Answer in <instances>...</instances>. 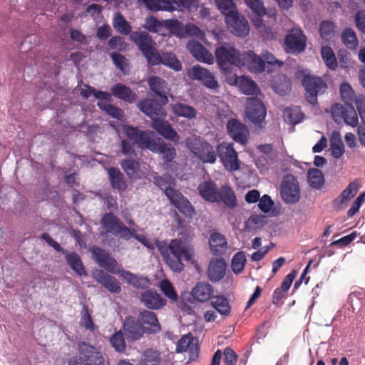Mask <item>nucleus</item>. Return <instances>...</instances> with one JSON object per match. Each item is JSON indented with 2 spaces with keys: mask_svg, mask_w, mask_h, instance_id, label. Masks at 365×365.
Returning a JSON list of instances; mask_svg holds the SVG:
<instances>
[{
  "mask_svg": "<svg viewBox=\"0 0 365 365\" xmlns=\"http://www.w3.org/2000/svg\"><path fill=\"white\" fill-rule=\"evenodd\" d=\"M215 2L219 10L225 15V19L237 11L232 0H215Z\"/></svg>",
  "mask_w": 365,
  "mask_h": 365,
  "instance_id": "6e6d98bb",
  "label": "nucleus"
},
{
  "mask_svg": "<svg viewBox=\"0 0 365 365\" xmlns=\"http://www.w3.org/2000/svg\"><path fill=\"white\" fill-rule=\"evenodd\" d=\"M159 287L162 292L165 294V297L169 298L170 300L175 302L178 299V294L176 291L175 290L173 284L170 283V282L167 279H164L160 282Z\"/></svg>",
  "mask_w": 365,
  "mask_h": 365,
  "instance_id": "4d7b16f0",
  "label": "nucleus"
},
{
  "mask_svg": "<svg viewBox=\"0 0 365 365\" xmlns=\"http://www.w3.org/2000/svg\"><path fill=\"white\" fill-rule=\"evenodd\" d=\"M187 76L192 80L201 81L207 88L215 89L218 87L214 75L207 68L196 65L187 70Z\"/></svg>",
  "mask_w": 365,
  "mask_h": 365,
  "instance_id": "dca6fc26",
  "label": "nucleus"
},
{
  "mask_svg": "<svg viewBox=\"0 0 365 365\" xmlns=\"http://www.w3.org/2000/svg\"><path fill=\"white\" fill-rule=\"evenodd\" d=\"M171 108L176 116L184 117L188 119L195 118L197 114L196 110L193 107L180 102L172 104Z\"/></svg>",
  "mask_w": 365,
  "mask_h": 365,
  "instance_id": "ea45409f",
  "label": "nucleus"
},
{
  "mask_svg": "<svg viewBox=\"0 0 365 365\" xmlns=\"http://www.w3.org/2000/svg\"><path fill=\"white\" fill-rule=\"evenodd\" d=\"M210 250L214 255H220L227 249V240L225 236L219 232H213L209 240Z\"/></svg>",
  "mask_w": 365,
  "mask_h": 365,
  "instance_id": "c9c22d12",
  "label": "nucleus"
},
{
  "mask_svg": "<svg viewBox=\"0 0 365 365\" xmlns=\"http://www.w3.org/2000/svg\"><path fill=\"white\" fill-rule=\"evenodd\" d=\"M90 252L92 253L93 259L100 267L110 272H115L118 262L108 252L98 246L91 247Z\"/></svg>",
  "mask_w": 365,
  "mask_h": 365,
  "instance_id": "6ab92c4d",
  "label": "nucleus"
},
{
  "mask_svg": "<svg viewBox=\"0 0 365 365\" xmlns=\"http://www.w3.org/2000/svg\"><path fill=\"white\" fill-rule=\"evenodd\" d=\"M91 95H93L96 99L101 101H110L111 98L110 93L97 91L89 85H85L84 88L81 91V96L84 98H88Z\"/></svg>",
  "mask_w": 365,
  "mask_h": 365,
  "instance_id": "a18cd8bd",
  "label": "nucleus"
},
{
  "mask_svg": "<svg viewBox=\"0 0 365 365\" xmlns=\"http://www.w3.org/2000/svg\"><path fill=\"white\" fill-rule=\"evenodd\" d=\"M101 224L104 230L101 233L102 236L111 233L125 240H129L132 237L142 242H143V240H145L144 236L136 234L135 230H130L126 227L113 213L108 212L105 214L101 218Z\"/></svg>",
  "mask_w": 365,
  "mask_h": 365,
  "instance_id": "7ed1b4c3",
  "label": "nucleus"
},
{
  "mask_svg": "<svg viewBox=\"0 0 365 365\" xmlns=\"http://www.w3.org/2000/svg\"><path fill=\"white\" fill-rule=\"evenodd\" d=\"M165 118L153 119V121H151L150 127L165 139L177 142L179 139L178 133Z\"/></svg>",
  "mask_w": 365,
  "mask_h": 365,
  "instance_id": "5701e85b",
  "label": "nucleus"
},
{
  "mask_svg": "<svg viewBox=\"0 0 365 365\" xmlns=\"http://www.w3.org/2000/svg\"><path fill=\"white\" fill-rule=\"evenodd\" d=\"M175 0H138V3L145 4L146 8L152 11L175 10Z\"/></svg>",
  "mask_w": 365,
  "mask_h": 365,
  "instance_id": "473e14b6",
  "label": "nucleus"
},
{
  "mask_svg": "<svg viewBox=\"0 0 365 365\" xmlns=\"http://www.w3.org/2000/svg\"><path fill=\"white\" fill-rule=\"evenodd\" d=\"M307 180L312 188L321 189L324 184L323 173L317 168H310L307 171Z\"/></svg>",
  "mask_w": 365,
  "mask_h": 365,
  "instance_id": "a19ab883",
  "label": "nucleus"
},
{
  "mask_svg": "<svg viewBox=\"0 0 365 365\" xmlns=\"http://www.w3.org/2000/svg\"><path fill=\"white\" fill-rule=\"evenodd\" d=\"M140 301L144 306L151 310H158L166 304V300L153 289L143 292L140 296Z\"/></svg>",
  "mask_w": 365,
  "mask_h": 365,
  "instance_id": "4be33fe9",
  "label": "nucleus"
},
{
  "mask_svg": "<svg viewBox=\"0 0 365 365\" xmlns=\"http://www.w3.org/2000/svg\"><path fill=\"white\" fill-rule=\"evenodd\" d=\"M123 131L132 144L137 145L140 148L155 150V140L153 138V133L150 130H141L138 127L124 125Z\"/></svg>",
  "mask_w": 365,
  "mask_h": 365,
  "instance_id": "9d476101",
  "label": "nucleus"
},
{
  "mask_svg": "<svg viewBox=\"0 0 365 365\" xmlns=\"http://www.w3.org/2000/svg\"><path fill=\"white\" fill-rule=\"evenodd\" d=\"M93 275L98 282L102 284L110 292L118 294L121 291L120 284L118 280L103 270H96L93 273Z\"/></svg>",
  "mask_w": 365,
  "mask_h": 365,
  "instance_id": "393cba45",
  "label": "nucleus"
},
{
  "mask_svg": "<svg viewBox=\"0 0 365 365\" xmlns=\"http://www.w3.org/2000/svg\"><path fill=\"white\" fill-rule=\"evenodd\" d=\"M81 314V320H80L81 326L88 330L93 331L94 328H95V325L93 322L91 315L89 313V309L86 305L83 304Z\"/></svg>",
  "mask_w": 365,
  "mask_h": 365,
  "instance_id": "680f3d73",
  "label": "nucleus"
},
{
  "mask_svg": "<svg viewBox=\"0 0 365 365\" xmlns=\"http://www.w3.org/2000/svg\"><path fill=\"white\" fill-rule=\"evenodd\" d=\"M186 147L204 163H215L217 154L213 146L200 136L192 135L185 139Z\"/></svg>",
  "mask_w": 365,
  "mask_h": 365,
  "instance_id": "39448f33",
  "label": "nucleus"
},
{
  "mask_svg": "<svg viewBox=\"0 0 365 365\" xmlns=\"http://www.w3.org/2000/svg\"><path fill=\"white\" fill-rule=\"evenodd\" d=\"M226 264L223 259H216L210 261L207 269V276L212 282H218L225 274Z\"/></svg>",
  "mask_w": 365,
  "mask_h": 365,
  "instance_id": "7c9ffc66",
  "label": "nucleus"
},
{
  "mask_svg": "<svg viewBox=\"0 0 365 365\" xmlns=\"http://www.w3.org/2000/svg\"><path fill=\"white\" fill-rule=\"evenodd\" d=\"M240 88L242 92L246 95H255L259 91L257 83L253 80L246 78L240 81Z\"/></svg>",
  "mask_w": 365,
  "mask_h": 365,
  "instance_id": "bf43d9fd",
  "label": "nucleus"
},
{
  "mask_svg": "<svg viewBox=\"0 0 365 365\" xmlns=\"http://www.w3.org/2000/svg\"><path fill=\"white\" fill-rule=\"evenodd\" d=\"M138 319L145 334H155L160 331L161 325L155 312L149 310L139 312Z\"/></svg>",
  "mask_w": 365,
  "mask_h": 365,
  "instance_id": "412c9836",
  "label": "nucleus"
},
{
  "mask_svg": "<svg viewBox=\"0 0 365 365\" xmlns=\"http://www.w3.org/2000/svg\"><path fill=\"white\" fill-rule=\"evenodd\" d=\"M335 25L329 21H323L319 25L321 38L325 41H329L334 34Z\"/></svg>",
  "mask_w": 365,
  "mask_h": 365,
  "instance_id": "864d4df0",
  "label": "nucleus"
},
{
  "mask_svg": "<svg viewBox=\"0 0 365 365\" xmlns=\"http://www.w3.org/2000/svg\"><path fill=\"white\" fill-rule=\"evenodd\" d=\"M150 88L158 97V100L163 105L168 102L167 93V83L165 81L158 76H152L148 79Z\"/></svg>",
  "mask_w": 365,
  "mask_h": 365,
  "instance_id": "c85d7f7f",
  "label": "nucleus"
},
{
  "mask_svg": "<svg viewBox=\"0 0 365 365\" xmlns=\"http://www.w3.org/2000/svg\"><path fill=\"white\" fill-rule=\"evenodd\" d=\"M130 38L136 44L149 64L151 61H154L155 58L154 57L157 54L158 50L155 48V42L148 33L133 31L130 35Z\"/></svg>",
  "mask_w": 365,
  "mask_h": 365,
  "instance_id": "1a4fd4ad",
  "label": "nucleus"
},
{
  "mask_svg": "<svg viewBox=\"0 0 365 365\" xmlns=\"http://www.w3.org/2000/svg\"><path fill=\"white\" fill-rule=\"evenodd\" d=\"M341 101L346 106L353 104L355 98V93L350 84L347 82H342L339 88Z\"/></svg>",
  "mask_w": 365,
  "mask_h": 365,
  "instance_id": "09e8293b",
  "label": "nucleus"
},
{
  "mask_svg": "<svg viewBox=\"0 0 365 365\" xmlns=\"http://www.w3.org/2000/svg\"><path fill=\"white\" fill-rule=\"evenodd\" d=\"M107 171L112 188L119 192L125 190L127 182L123 173L118 168L114 167L109 168Z\"/></svg>",
  "mask_w": 365,
  "mask_h": 365,
  "instance_id": "2f4dec72",
  "label": "nucleus"
},
{
  "mask_svg": "<svg viewBox=\"0 0 365 365\" xmlns=\"http://www.w3.org/2000/svg\"><path fill=\"white\" fill-rule=\"evenodd\" d=\"M185 33L190 37H194L203 41L205 34L202 30L193 24H187L185 26Z\"/></svg>",
  "mask_w": 365,
  "mask_h": 365,
  "instance_id": "0e129e2a",
  "label": "nucleus"
},
{
  "mask_svg": "<svg viewBox=\"0 0 365 365\" xmlns=\"http://www.w3.org/2000/svg\"><path fill=\"white\" fill-rule=\"evenodd\" d=\"M190 52L197 59L208 64L213 63V56L200 43L196 41H190L187 44Z\"/></svg>",
  "mask_w": 365,
  "mask_h": 365,
  "instance_id": "bb28decb",
  "label": "nucleus"
},
{
  "mask_svg": "<svg viewBox=\"0 0 365 365\" xmlns=\"http://www.w3.org/2000/svg\"><path fill=\"white\" fill-rule=\"evenodd\" d=\"M302 84L306 92V100L313 106L317 104V97L324 94L328 88L326 81L322 77L309 74L303 76Z\"/></svg>",
  "mask_w": 365,
  "mask_h": 365,
  "instance_id": "0eeeda50",
  "label": "nucleus"
},
{
  "mask_svg": "<svg viewBox=\"0 0 365 365\" xmlns=\"http://www.w3.org/2000/svg\"><path fill=\"white\" fill-rule=\"evenodd\" d=\"M110 343L111 346L115 351L123 353L125 351V341L124 334L122 331H118L114 333L110 338Z\"/></svg>",
  "mask_w": 365,
  "mask_h": 365,
  "instance_id": "3c124183",
  "label": "nucleus"
},
{
  "mask_svg": "<svg viewBox=\"0 0 365 365\" xmlns=\"http://www.w3.org/2000/svg\"><path fill=\"white\" fill-rule=\"evenodd\" d=\"M197 190L200 195L207 202H223L229 208H234L237 206L235 192L228 185H222L218 188L214 181L205 180L198 185Z\"/></svg>",
  "mask_w": 365,
  "mask_h": 365,
  "instance_id": "f03ea898",
  "label": "nucleus"
},
{
  "mask_svg": "<svg viewBox=\"0 0 365 365\" xmlns=\"http://www.w3.org/2000/svg\"><path fill=\"white\" fill-rule=\"evenodd\" d=\"M113 26L119 33L123 35H128L131 32V26L129 23L125 19L123 16L117 12L113 19Z\"/></svg>",
  "mask_w": 365,
  "mask_h": 365,
  "instance_id": "de8ad7c7",
  "label": "nucleus"
},
{
  "mask_svg": "<svg viewBox=\"0 0 365 365\" xmlns=\"http://www.w3.org/2000/svg\"><path fill=\"white\" fill-rule=\"evenodd\" d=\"M224 363L225 365H235L238 356L230 347H226L223 351Z\"/></svg>",
  "mask_w": 365,
  "mask_h": 365,
  "instance_id": "774afa93",
  "label": "nucleus"
},
{
  "mask_svg": "<svg viewBox=\"0 0 365 365\" xmlns=\"http://www.w3.org/2000/svg\"><path fill=\"white\" fill-rule=\"evenodd\" d=\"M321 56L326 66L331 70L335 71L338 67V62L336 56L330 46H324L322 47Z\"/></svg>",
  "mask_w": 365,
  "mask_h": 365,
  "instance_id": "79ce46f5",
  "label": "nucleus"
},
{
  "mask_svg": "<svg viewBox=\"0 0 365 365\" xmlns=\"http://www.w3.org/2000/svg\"><path fill=\"white\" fill-rule=\"evenodd\" d=\"M241 59L243 62V66H247L250 70L254 72L259 73L265 70L264 60L252 51L243 52Z\"/></svg>",
  "mask_w": 365,
  "mask_h": 365,
  "instance_id": "cd10ccee",
  "label": "nucleus"
},
{
  "mask_svg": "<svg viewBox=\"0 0 365 365\" xmlns=\"http://www.w3.org/2000/svg\"><path fill=\"white\" fill-rule=\"evenodd\" d=\"M78 355L69 361V365H104V358L101 351L86 342L78 344Z\"/></svg>",
  "mask_w": 365,
  "mask_h": 365,
  "instance_id": "423d86ee",
  "label": "nucleus"
},
{
  "mask_svg": "<svg viewBox=\"0 0 365 365\" xmlns=\"http://www.w3.org/2000/svg\"><path fill=\"white\" fill-rule=\"evenodd\" d=\"M111 93L115 97L127 102L133 103L137 101L138 96L130 88L120 83L114 84L110 88Z\"/></svg>",
  "mask_w": 365,
  "mask_h": 365,
  "instance_id": "c756f323",
  "label": "nucleus"
},
{
  "mask_svg": "<svg viewBox=\"0 0 365 365\" xmlns=\"http://www.w3.org/2000/svg\"><path fill=\"white\" fill-rule=\"evenodd\" d=\"M217 155L225 170L235 172L240 168V160L232 143H220L216 148Z\"/></svg>",
  "mask_w": 365,
  "mask_h": 365,
  "instance_id": "9b49d317",
  "label": "nucleus"
},
{
  "mask_svg": "<svg viewBox=\"0 0 365 365\" xmlns=\"http://www.w3.org/2000/svg\"><path fill=\"white\" fill-rule=\"evenodd\" d=\"M120 165L129 178L134 176L139 168V163L133 159L123 160Z\"/></svg>",
  "mask_w": 365,
  "mask_h": 365,
  "instance_id": "e2e57ef3",
  "label": "nucleus"
},
{
  "mask_svg": "<svg viewBox=\"0 0 365 365\" xmlns=\"http://www.w3.org/2000/svg\"><path fill=\"white\" fill-rule=\"evenodd\" d=\"M281 197L288 204H295L300 199V191L297 180L293 177H287L282 182Z\"/></svg>",
  "mask_w": 365,
  "mask_h": 365,
  "instance_id": "4468645a",
  "label": "nucleus"
},
{
  "mask_svg": "<svg viewBox=\"0 0 365 365\" xmlns=\"http://www.w3.org/2000/svg\"><path fill=\"white\" fill-rule=\"evenodd\" d=\"M123 329L128 341H138L145 334V329L140 324L139 319H136L133 316L125 317L123 323Z\"/></svg>",
  "mask_w": 365,
  "mask_h": 365,
  "instance_id": "f3484780",
  "label": "nucleus"
},
{
  "mask_svg": "<svg viewBox=\"0 0 365 365\" xmlns=\"http://www.w3.org/2000/svg\"><path fill=\"white\" fill-rule=\"evenodd\" d=\"M165 195L178 210L186 217H192L195 209L189 200L180 192L174 188L165 189Z\"/></svg>",
  "mask_w": 365,
  "mask_h": 365,
  "instance_id": "f8f14e48",
  "label": "nucleus"
},
{
  "mask_svg": "<svg viewBox=\"0 0 365 365\" xmlns=\"http://www.w3.org/2000/svg\"><path fill=\"white\" fill-rule=\"evenodd\" d=\"M249 7L252 9L253 14L255 15V16L251 18L254 26L257 29L263 28L264 25L262 18L267 14L266 9L264 8L263 3H259V6L256 9L252 6Z\"/></svg>",
  "mask_w": 365,
  "mask_h": 365,
  "instance_id": "603ef678",
  "label": "nucleus"
},
{
  "mask_svg": "<svg viewBox=\"0 0 365 365\" xmlns=\"http://www.w3.org/2000/svg\"><path fill=\"white\" fill-rule=\"evenodd\" d=\"M110 56L114 65L124 74H127L129 71V63L125 57L118 52L111 53Z\"/></svg>",
  "mask_w": 365,
  "mask_h": 365,
  "instance_id": "5fc2aeb1",
  "label": "nucleus"
},
{
  "mask_svg": "<svg viewBox=\"0 0 365 365\" xmlns=\"http://www.w3.org/2000/svg\"><path fill=\"white\" fill-rule=\"evenodd\" d=\"M346 110H344V115L342 117L344 123L351 127H356L359 123L358 115L356 112L353 104L351 106H346Z\"/></svg>",
  "mask_w": 365,
  "mask_h": 365,
  "instance_id": "13d9d810",
  "label": "nucleus"
},
{
  "mask_svg": "<svg viewBox=\"0 0 365 365\" xmlns=\"http://www.w3.org/2000/svg\"><path fill=\"white\" fill-rule=\"evenodd\" d=\"M365 202V191L361 192L354 201L351 207L347 211L348 217H353L359 210L362 203Z\"/></svg>",
  "mask_w": 365,
  "mask_h": 365,
  "instance_id": "338daca9",
  "label": "nucleus"
},
{
  "mask_svg": "<svg viewBox=\"0 0 365 365\" xmlns=\"http://www.w3.org/2000/svg\"><path fill=\"white\" fill-rule=\"evenodd\" d=\"M272 88L278 94L284 96L292 90V82L285 75H279L272 81Z\"/></svg>",
  "mask_w": 365,
  "mask_h": 365,
  "instance_id": "4c0bfd02",
  "label": "nucleus"
},
{
  "mask_svg": "<svg viewBox=\"0 0 365 365\" xmlns=\"http://www.w3.org/2000/svg\"><path fill=\"white\" fill-rule=\"evenodd\" d=\"M154 58H155L154 61L150 63L152 66L163 64L175 71H179L182 69L181 62L177 58L175 55L171 52H163L160 54L158 51Z\"/></svg>",
  "mask_w": 365,
  "mask_h": 365,
  "instance_id": "a878e982",
  "label": "nucleus"
},
{
  "mask_svg": "<svg viewBox=\"0 0 365 365\" xmlns=\"http://www.w3.org/2000/svg\"><path fill=\"white\" fill-rule=\"evenodd\" d=\"M215 55L220 68L225 72L229 70V66L230 65L239 68L243 66V62L241 59L242 53H240L230 43H219L216 46Z\"/></svg>",
  "mask_w": 365,
  "mask_h": 365,
  "instance_id": "20e7f679",
  "label": "nucleus"
},
{
  "mask_svg": "<svg viewBox=\"0 0 365 365\" xmlns=\"http://www.w3.org/2000/svg\"><path fill=\"white\" fill-rule=\"evenodd\" d=\"M155 149L152 151L158 152L162 155L164 164L166 166L176 157V150L171 144L165 143L164 141L158 143L155 141Z\"/></svg>",
  "mask_w": 365,
  "mask_h": 365,
  "instance_id": "72a5a7b5",
  "label": "nucleus"
},
{
  "mask_svg": "<svg viewBox=\"0 0 365 365\" xmlns=\"http://www.w3.org/2000/svg\"><path fill=\"white\" fill-rule=\"evenodd\" d=\"M245 113L248 119L255 125L262 123L267 115L265 106L257 97L247 99Z\"/></svg>",
  "mask_w": 365,
  "mask_h": 365,
  "instance_id": "ddd939ff",
  "label": "nucleus"
},
{
  "mask_svg": "<svg viewBox=\"0 0 365 365\" xmlns=\"http://www.w3.org/2000/svg\"><path fill=\"white\" fill-rule=\"evenodd\" d=\"M228 29L237 37H245L249 34L250 26L246 19L238 11L225 19Z\"/></svg>",
  "mask_w": 365,
  "mask_h": 365,
  "instance_id": "2eb2a0df",
  "label": "nucleus"
},
{
  "mask_svg": "<svg viewBox=\"0 0 365 365\" xmlns=\"http://www.w3.org/2000/svg\"><path fill=\"white\" fill-rule=\"evenodd\" d=\"M341 41L349 49H355L358 45V39L354 31L351 28L345 29L341 34Z\"/></svg>",
  "mask_w": 365,
  "mask_h": 365,
  "instance_id": "8fccbe9b",
  "label": "nucleus"
},
{
  "mask_svg": "<svg viewBox=\"0 0 365 365\" xmlns=\"http://www.w3.org/2000/svg\"><path fill=\"white\" fill-rule=\"evenodd\" d=\"M123 278L129 284L138 289H146L150 284V280L146 277H142L129 271H123Z\"/></svg>",
  "mask_w": 365,
  "mask_h": 365,
  "instance_id": "e433bc0d",
  "label": "nucleus"
},
{
  "mask_svg": "<svg viewBox=\"0 0 365 365\" xmlns=\"http://www.w3.org/2000/svg\"><path fill=\"white\" fill-rule=\"evenodd\" d=\"M107 101H98L97 103L98 107L111 117L121 120L124 117V111L121 108L108 103Z\"/></svg>",
  "mask_w": 365,
  "mask_h": 365,
  "instance_id": "37998d69",
  "label": "nucleus"
},
{
  "mask_svg": "<svg viewBox=\"0 0 365 365\" xmlns=\"http://www.w3.org/2000/svg\"><path fill=\"white\" fill-rule=\"evenodd\" d=\"M156 247L167 265L175 272H181L184 269L182 260L195 263L193 248L180 239H174L170 242H158Z\"/></svg>",
  "mask_w": 365,
  "mask_h": 365,
  "instance_id": "f257e3e1",
  "label": "nucleus"
},
{
  "mask_svg": "<svg viewBox=\"0 0 365 365\" xmlns=\"http://www.w3.org/2000/svg\"><path fill=\"white\" fill-rule=\"evenodd\" d=\"M246 262L245 255L243 252H237L232 259V269L235 274L242 272Z\"/></svg>",
  "mask_w": 365,
  "mask_h": 365,
  "instance_id": "052dcab7",
  "label": "nucleus"
},
{
  "mask_svg": "<svg viewBox=\"0 0 365 365\" xmlns=\"http://www.w3.org/2000/svg\"><path fill=\"white\" fill-rule=\"evenodd\" d=\"M213 294V288L207 282H198L192 290V297L199 302L208 301Z\"/></svg>",
  "mask_w": 365,
  "mask_h": 365,
  "instance_id": "f704fd0d",
  "label": "nucleus"
},
{
  "mask_svg": "<svg viewBox=\"0 0 365 365\" xmlns=\"http://www.w3.org/2000/svg\"><path fill=\"white\" fill-rule=\"evenodd\" d=\"M284 120L289 123L295 125L302 121L304 114L299 106L286 108L284 112Z\"/></svg>",
  "mask_w": 365,
  "mask_h": 365,
  "instance_id": "49530a36",
  "label": "nucleus"
},
{
  "mask_svg": "<svg viewBox=\"0 0 365 365\" xmlns=\"http://www.w3.org/2000/svg\"><path fill=\"white\" fill-rule=\"evenodd\" d=\"M193 338L190 334L182 336L176 345V352L182 353L187 351L192 344Z\"/></svg>",
  "mask_w": 365,
  "mask_h": 365,
  "instance_id": "69168bd1",
  "label": "nucleus"
},
{
  "mask_svg": "<svg viewBox=\"0 0 365 365\" xmlns=\"http://www.w3.org/2000/svg\"><path fill=\"white\" fill-rule=\"evenodd\" d=\"M307 36L300 28H292L287 31L282 47L285 53L298 55L304 51L307 46Z\"/></svg>",
  "mask_w": 365,
  "mask_h": 365,
  "instance_id": "6e6552de",
  "label": "nucleus"
},
{
  "mask_svg": "<svg viewBox=\"0 0 365 365\" xmlns=\"http://www.w3.org/2000/svg\"><path fill=\"white\" fill-rule=\"evenodd\" d=\"M359 187V183L357 179L351 182L341 195L333 200L332 206L337 210L344 209V205L356 195Z\"/></svg>",
  "mask_w": 365,
  "mask_h": 365,
  "instance_id": "b1692460",
  "label": "nucleus"
},
{
  "mask_svg": "<svg viewBox=\"0 0 365 365\" xmlns=\"http://www.w3.org/2000/svg\"><path fill=\"white\" fill-rule=\"evenodd\" d=\"M229 135L237 143L245 145L250 135L247 126L237 119H230L227 123Z\"/></svg>",
  "mask_w": 365,
  "mask_h": 365,
  "instance_id": "aec40b11",
  "label": "nucleus"
},
{
  "mask_svg": "<svg viewBox=\"0 0 365 365\" xmlns=\"http://www.w3.org/2000/svg\"><path fill=\"white\" fill-rule=\"evenodd\" d=\"M212 306L222 315L227 316L230 313L228 299L223 296H215L211 300Z\"/></svg>",
  "mask_w": 365,
  "mask_h": 365,
  "instance_id": "c03bdc74",
  "label": "nucleus"
},
{
  "mask_svg": "<svg viewBox=\"0 0 365 365\" xmlns=\"http://www.w3.org/2000/svg\"><path fill=\"white\" fill-rule=\"evenodd\" d=\"M139 110L148 116L151 121L159 118H165L167 113L163 108L162 103L155 100L145 98L138 101L137 104Z\"/></svg>",
  "mask_w": 365,
  "mask_h": 365,
  "instance_id": "a211bd4d",
  "label": "nucleus"
},
{
  "mask_svg": "<svg viewBox=\"0 0 365 365\" xmlns=\"http://www.w3.org/2000/svg\"><path fill=\"white\" fill-rule=\"evenodd\" d=\"M66 255V260L69 267L78 275H86V272L84 269L83 262L79 255L75 252H67L64 254Z\"/></svg>",
  "mask_w": 365,
  "mask_h": 365,
  "instance_id": "58836bf2",
  "label": "nucleus"
}]
</instances>
